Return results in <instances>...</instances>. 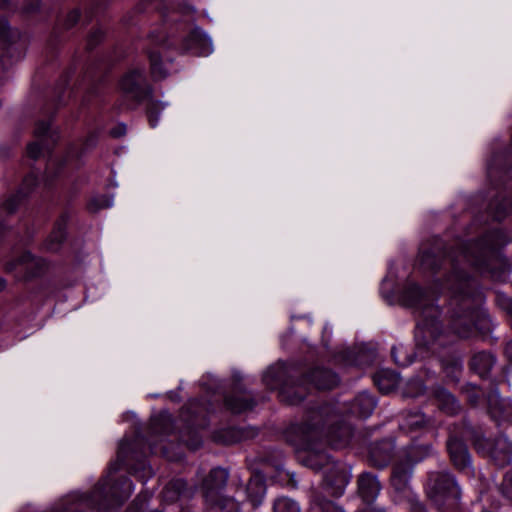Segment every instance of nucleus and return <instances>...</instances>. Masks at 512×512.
I'll return each mask as SVG.
<instances>
[{"mask_svg": "<svg viewBox=\"0 0 512 512\" xmlns=\"http://www.w3.org/2000/svg\"><path fill=\"white\" fill-rule=\"evenodd\" d=\"M499 245L491 235H487L481 240L461 245L443 260L444 265L449 264L450 272L438 289L441 293L447 291L450 294V326L461 338H469L476 331L485 330L489 322L487 315L479 309L481 293L464 267L489 269L491 257Z\"/></svg>", "mask_w": 512, "mask_h": 512, "instance_id": "1", "label": "nucleus"}, {"mask_svg": "<svg viewBox=\"0 0 512 512\" xmlns=\"http://www.w3.org/2000/svg\"><path fill=\"white\" fill-rule=\"evenodd\" d=\"M301 432L304 450L300 455L301 462L313 470H323L326 492L335 497L341 496L349 481L346 471L333 463L326 452L317 450L315 441L324 436L331 447L344 448L352 438V427L339 421L335 407L326 404L311 413L309 420L301 427Z\"/></svg>", "mask_w": 512, "mask_h": 512, "instance_id": "2", "label": "nucleus"}, {"mask_svg": "<svg viewBox=\"0 0 512 512\" xmlns=\"http://www.w3.org/2000/svg\"><path fill=\"white\" fill-rule=\"evenodd\" d=\"M401 303L413 308L419 313L418 323L415 329V345L417 354L425 358L429 355H438L451 340L440 329L437 320L440 312L434 306V298L430 297L418 285L407 283L400 295Z\"/></svg>", "mask_w": 512, "mask_h": 512, "instance_id": "3", "label": "nucleus"}, {"mask_svg": "<svg viewBox=\"0 0 512 512\" xmlns=\"http://www.w3.org/2000/svg\"><path fill=\"white\" fill-rule=\"evenodd\" d=\"M296 373L283 364L270 367L263 376V382L271 389H278L282 401L298 404L306 396L308 386L318 390H330L339 383L338 376L324 367L311 369L303 378L295 380Z\"/></svg>", "mask_w": 512, "mask_h": 512, "instance_id": "4", "label": "nucleus"}, {"mask_svg": "<svg viewBox=\"0 0 512 512\" xmlns=\"http://www.w3.org/2000/svg\"><path fill=\"white\" fill-rule=\"evenodd\" d=\"M132 481L123 477L111 485L108 479L100 481L90 496L71 495L62 499L52 512H82L85 508H106L118 505L133 492Z\"/></svg>", "mask_w": 512, "mask_h": 512, "instance_id": "5", "label": "nucleus"}, {"mask_svg": "<svg viewBox=\"0 0 512 512\" xmlns=\"http://www.w3.org/2000/svg\"><path fill=\"white\" fill-rule=\"evenodd\" d=\"M431 451L432 447L430 445L411 446L398 455L393 466L391 484L396 491L407 493L410 512H426L423 504L418 499L410 496L408 484L414 465L422 461Z\"/></svg>", "mask_w": 512, "mask_h": 512, "instance_id": "6", "label": "nucleus"}, {"mask_svg": "<svg viewBox=\"0 0 512 512\" xmlns=\"http://www.w3.org/2000/svg\"><path fill=\"white\" fill-rule=\"evenodd\" d=\"M427 493L439 509H455L461 498V490L454 476L449 472L429 474Z\"/></svg>", "mask_w": 512, "mask_h": 512, "instance_id": "7", "label": "nucleus"}, {"mask_svg": "<svg viewBox=\"0 0 512 512\" xmlns=\"http://www.w3.org/2000/svg\"><path fill=\"white\" fill-rule=\"evenodd\" d=\"M120 89L126 100L128 108H133L150 95V88L146 83L143 69L128 71L120 81Z\"/></svg>", "mask_w": 512, "mask_h": 512, "instance_id": "8", "label": "nucleus"}, {"mask_svg": "<svg viewBox=\"0 0 512 512\" xmlns=\"http://www.w3.org/2000/svg\"><path fill=\"white\" fill-rule=\"evenodd\" d=\"M474 446L479 453L489 456L499 467L512 462V443L504 436H499L495 440L477 437Z\"/></svg>", "mask_w": 512, "mask_h": 512, "instance_id": "9", "label": "nucleus"}, {"mask_svg": "<svg viewBox=\"0 0 512 512\" xmlns=\"http://www.w3.org/2000/svg\"><path fill=\"white\" fill-rule=\"evenodd\" d=\"M147 40V54L150 61L151 74L157 80L164 79L168 72L159 53L154 51V48L164 49L166 47V34L162 28H156L149 33Z\"/></svg>", "mask_w": 512, "mask_h": 512, "instance_id": "10", "label": "nucleus"}, {"mask_svg": "<svg viewBox=\"0 0 512 512\" xmlns=\"http://www.w3.org/2000/svg\"><path fill=\"white\" fill-rule=\"evenodd\" d=\"M43 259L34 257L29 252H24L17 259L7 264V270L14 272L19 279L27 280L39 276L45 269Z\"/></svg>", "mask_w": 512, "mask_h": 512, "instance_id": "11", "label": "nucleus"}, {"mask_svg": "<svg viewBox=\"0 0 512 512\" xmlns=\"http://www.w3.org/2000/svg\"><path fill=\"white\" fill-rule=\"evenodd\" d=\"M34 134L36 141L27 146V154L32 159H37L44 151H49L59 138L57 132L51 129L49 121H38Z\"/></svg>", "mask_w": 512, "mask_h": 512, "instance_id": "12", "label": "nucleus"}, {"mask_svg": "<svg viewBox=\"0 0 512 512\" xmlns=\"http://www.w3.org/2000/svg\"><path fill=\"white\" fill-rule=\"evenodd\" d=\"M183 52H191L199 56H208L213 51L211 39L198 27L186 33L179 45Z\"/></svg>", "mask_w": 512, "mask_h": 512, "instance_id": "13", "label": "nucleus"}, {"mask_svg": "<svg viewBox=\"0 0 512 512\" xmlns=\"http://www.w3.org/2000/svg\"><path fill=\"white\" fill-rule=\"evenodd\" d=\"M447 449L454 467L468 477H473L474 469L471 456L464 442L456 437H450L447 442Z\"/></svg>", "mask_w": 512, "mask_h": 512, "instance_id": "14", "label": "nucleus"}, {"mask_svg": "<svg viewBox=\"0 0 512 512\" xmlns=\"http://www.w3.org/2000/svg\"><path fill=\"white\" fill-rule=\"evenodd\" d=\"M488 413L497 425L512 422V400L502 398L497 390H492L486 398Z\"/></svg>", "mask_w": 512, "mask_h": 512, "instance_id": "15", "label": "nucleus"}, {"mask_svg": "<svg viewBox=\"0 0 512 512\" xmlns=\"http://www.w3.org/2000/svg\"><path fill=\"white\" fill-rule=\"evenodd\" d=\"M37 177L30 173L24 179L16 194H10L0 204V211L11 214L16 211L24 197H26L37 185Z\"/></svg>", "mask_w": 512, "mask_h": 512, "instance_id": "16", "label": "nucleus"}, {"mask_svg": "<svg viewBox=\"0 0 512 512\" xmlns=\"http://www.w3.org/2000/svg\"><path fill=\"white\" fill-rule=\"evenodd\" d=\"M266 494V486L261 476H253L244 488L237 490V497L242 501L247 499L254 507L260 505Z\"/></svg>", "mask_w": 512, "mask_h": 512, "instance_id": "17", "label": "nucleus"}, {"mask_svg": "<svg viewBox=\"0 0 512 512\" xmlns=\"http://www.w3.org/2000/svg\"><path fill=\"white\" fill-rule=\"evenodd\" d=\"M228 480V472L223 468H214L203 481V491L206 501L219 497V491L225 487Z\"/></svg>", "mask_w": 512, "mask_h": 512, "instance_id": "18", "label": "nucleus"}, {"mask_svg": "<svg viewBox=\"0 0 512 512\" xmlns=\"http://www.w3.org/2000/svg\"><path fill=\"white\" fill-rule=\"evenodd\" d=\"M194 492V487L188 486L183 479H175L164 487L162 499L168 504H173L179 500L190 499Z\"/></svg>", "mask_w": 512, "mask_h": 512, "instance_id": "19", "label": "nucleus"}, {"mask_svg": "<svg viewBox=\"0 0 512 512\" xmlns=\"http://www.w3.org/2000/svg\"><path fill=\"white\" fill-rule=\"evenodd\" d=\"M394 451V443L391 440H383L372 444L369 451V459L372 465L383 468L388 465Z\"/></svg>", "mask_w": 512, "mask_h": 512, "instance_id": "20", "label": "nucleus"}, {"mask_svg": "<svg viewBox=\"0 0 512 512\" xmlns=\"http://www.w3.org/2000/svg\"><path fill=\"white\" fill-rule=\"evenodd\" d=\"M380 490L381 485L376 476L369 473H364L360 476L358 480V491L363 501L366 503L373 502L379 495Z\"/></svg>", "mask_w": 512, "mask_h": 512, "instance_id": "21", "label": "nucleus"}, {"mask_svg": "<svg viewBox=\"0 0 512 512\" xmlns=\"http://www.w3.org/2000/svg\"><path fill=\"white\" fill-rule=\"evenodd\" d=\"M433 396L437 406L443 412L453 415L460 410V405L456 398L445 388L440 386L436 387L433 390Z\"/></svg>", "mask_w": 512, "mask_h": 512, "instance_id": "22", "label": "nucleus"}, {"mask_svg": "<svg viewBox=\"0 0 512 512\" xmlns=\"http://www.w3.org/2000/svg\"><path fill=\"white\" fill-rule=\"evenodd\" d=\"M67 217L61 216L46 239L44 247L47 251L56 252L60 248L66 236Z\"/></svg>", "mask_w": 512, "mask_h": 512, "instance_id": "23", "label": "nucleus"}, {"mask_svg": "<svg viewBox=\"0 0 512 512\" xmlns=\"http://www.w3.org/2000/svg\"><path fill=\"white\" fill-rule=\"evenodd\" d=\"M374 382L382 393H389L400 383L398 373L388 369H382L374 375Z\"/></svg>", "mask_w": 512, "mask_h": 512, "instance_id": "24", "label": "nucleus"}, {"mask_svg": "<svg viewBox=\"0 0 512 512\" xmlns=\"http://www.w3.org/2000/svg\"><path fill=\"white\" fill-rule=\"evenodd\" d=\"M376 406V401L372 395L367 392H362L357 395L352 406L351 412L359 417H369Z\"/></svg>", "mask_w": 512, "mask_h": 512, "instance_id": "25", "label": "nucleus"}, {"mask_svg": "<svg viewBox=\"0 0 512 512\" xmlns=\"http://www.w3.org/2000/svg\"><path fill=\"white\" fill-rule=\"evenodd\" d=\"M495 364V358L491 353L478 352L473 355L470 367L480 377L486 376Z\"/></svg>", "mask_w": 512, "mask_h": 512, "instance_id": "26", "label": "nucleus"}, {"mask_svg": "<svg viewBox=\"0 0 512 512\" xmlns=\"http://www.w3.org/2000/svg\"><path fill=\"white\" fill-rule=\"evenodd\" d=\"M254 405V400L246 395H230L225 398L226 408L234 414L251 410Z\"/></svg>", "mask_w": 512, "mask_h": 512, "instance_id": "27", "label": "nucleus"}, {"mask_svg": "<svg viewBox=\"0 0 512 512\" xmlns=\"http://www.w3.org/2000/svg\"><path fill=\"white\" fill-rule=\"evenodd\" d=\"M241 500L228 496H219L211 501H206L211 512H240Z\"/></svg>", "mask_w": 512, "mask_h": 512, "instance_id": "28", "label": "nucleus"}, {"mask_svg": "<svg viewBox=\"0 0 512 512\" xmlns=\"http://www.w3.org/2000/svg\"><path fill=\"white\" fill-rule=\"evenodd\" d=\"M427 423L428 420L423 413L419 411L410 412L405 416L401 428L414 431L423 428Z\"/></svg>", "mask_w": 512, "mask_h": 512, "instance_id": "29", "label": "nucleus"}, {"mask_svg": "<svg viewBox=\"0 0 512 512\" xmlns=\"http://www.w3.org/2000/svg\"><path fill=\"white\" fill-rule=\"evenodd\" d=\"M215 440L223 444H233L242 439L240 431L236 428H227L215 434Z\"/></svg>", "mask_w": 512, "mask_h": 512, "instance_id": "30", "label": "nucleus"}, {"mask_svg": "<svg viewBox=\"0 0 512 512\" xmlns=\"http://www.w3.org/2000/svg\"><path fill=\"white\" fill-rule=\"evenodd\" d=\"M274 512H300V507L296 501L288 497H279L273 505Z\"/></svg>", "mask_w": 512, "mask_h": 512, "instance_id": "31", "label": "nucleus"}, {"mask_svg": "<svg viewBox=\"0 0 512 512\" xmlns=\"http://www.w3.org/2000/svg\"><path fill=\"white\" fill-rule=\"evenodd\" d=\"M113 205V198L108 195H97L91 198L88 203V209L91 212H97L101 209L109 208Z\"/></svg>", "mask_w": 512, "mask_h": 512, "instance_id": "32", "label": "nucleus"}, {"mask_svg": "<svg viewBox=\"0 0 512 512\" xmlns=\"http://www.w3.org/2000/svg\"><path fill=\"white\" fill-rule=\"evenodd\" d=\"M314 512H345L340 506L326 499H315L312 502Z\"/></svg>", "mask_w": 512, "mask_h": 512, "instance_id": "33", "label": "nucleus"}, {"mask_svg": "<svg viewBox=\"0 0 512 512\" xmlns=\"http://www.w3.org/2000/svg\"><path fill=\"white\" fill-rule=\"evenodd\" d=\"M130 448V444L126 440H122L119 444L118 452H117V460L111 464L110 473L116 472L119 470L121 465H123L127 458V452Z\"/></svg>", "mask_w": 512, "mask_h": 512, "instance_id": "34", "label": "nucleus"}, {"mask_svg": "<svg viewBox=\"0 0 512 512\" xmlns=\"http://www.w3.org/2000/svg\"><path fill=\"white\" fill-rule=\"evenodd\" d=\"M463 393L466 395L467 400L473 406H477L483 396V392L475 385L467 384L463 387Z\"/></svg>", "mask_w": 512, "mask_h": 512, "instance_id": "35", "label": "nucleus"}, {"mask_svg": "<svg viewBox=\"0 0 512 512\" xmlns=\"http://www.w3.org/2000/svg\"><path fill=\"white\" fill-rule=\"evenodd\" d=\"M489 209L493 218L497 221L502 220L509 212L506 201L495 200L490 204Z\"/></svg>", "mask_w": 512, "mask_h": 512, "instance_id": "36", "label": "nucleus"}, {"mask_svg": "<svg viewBox=\"0 0 512 512\" xmlns=\"http://www.w3.org/2000/svg\"><path fill=\"white\" fill-rule=\"evenodd\" d=\"M439 259L431 251H421L420 254V265L425 269L434 270L440 265Z\"/></svg>", "mask_w": 512, "mask_h": 512, "instance_id": "37", "label": "nucleus"}, {"mask_svg": "<svg viewBox=\"0 0 512 512\" xmlns=\"http://www.w3.org/2000/svg\"><path fill=\"white\" fill-rule=\"evenodd\" d=\"M164 109V106L157 102H149L147 108V115L149 119V124L152 128L156 127L159 120V113Z\"/></svg>", "mask_w": 512, "mask_h": 512, "instance_id": "38", "label": "nucleus"}, {"mask_svg": "<svg viewBox=\"0 0 512 512\" xmlns=\"http://www.w3.org/2000/svg\"><path fill=\"white\" fill-rule=\"evenodd\" d=\"M443 367L448 376H450L453 380H457L462 371V364L459 360H453L449 364L443 363Z\"/></svg>", "mask_w": 512, "mask_h": 512, "instance_id": "39", "label": "nucleus"}, {"mask_svg": "<svg viewBox=\"0 0 512 512\" xmlns=\"http://www.w3.org/2000/svg\"><path fill=\"white\" fill-rule=\"evenodd\" d=\"M501 492L503 496L512 501V471L505 474L501 483Z\"/></svg>", "mask_w": 512, "mask_h": 512, "instance_id": "40", "label": "nucleus"}, {"mask_svg": "<svg viewBox=\"0 0 512 512\" xmlns=\"http://www.w3.org/2000/svg\"><path fill=\"white\" fill-rule=\"evenodd\" d=\"M62 166V163H58L56 160H49L47 171H46V178L45 181L47 185L50 184L51 179L50 176L53 174V176H56L60 173V167Z\"/></svg>", "mask_w": 512, "mask_h": 512, "instance_id": "41", "label": "nucleus"}, {"mask_svg": "<svg viewBox=\"0 0 512 512\" xmlns=\"http://www.w3.org/2000/svg\"><path fill=\"white\" fill-rule=\"evenodd\" d=\"M102 36H103V32L101 29H96L95 31H93L89 35V38H88L89 48H92L93 46H95L102 39Z\"/></svg>", "mask_w": 512, "mask_h": 512, "instance_id": "42", "label": "nucleus"}, {"mask_svg": "<svg viewBox=\"0 0 512 512\" xmlns=\"http://www.w3.org/2000/svg\"><path fill=\"white\" fill-rule=\"evenodd\" d=\"M79 18H80V12L78 10L71 11L67 15L65 26L67 28L72 27L73 25H75L78 22Z\"/></svg>", "mask_w": 512, "mask_h": 512, "instance_id": "43", "label": "nucleus"}, {"mask_svg": "<svg viewBox=\"0 0 512 512\" xmlns=\"http://www.w3.org/2000/svg\"><path fill=\"white\" fill-rule=\"evenodd\" d=\"M400 348H397V347H393L391 349V355H392V358L394 360V362L398 365H401V366H405V365H408L412 362V360H405V359H400V357L398 356V353L400 352Z\"/></svg>", "mask_w": 512, "mask_h": 512, "instance_id": "44", "label": "nucleus"}, {"mask_svg": "<svg viewBox=\"0 0 512 512\" xmlns=\"http://www.w3.org/2000/svg\"><path fill=\"white\" fill-rule=\"evenodd\" d=\"M9 35V27L6 20H0V39L7 40Z\"/></svg>", "mask_w": 512, "mask_h": 512, "instance_id": "45", "label": "nucleus"}, {"mask_svg": "<svg viewBox=\"0 0 512 512\" xmlns=\"http://www.w3.org/2000/svg\"><path fill=\"white\" fill-rule=\"evenodd\" d=\"M126 127L124 125H119L118 127L111 130V135L113 137H121L125 134Z\"/></svg>", "mask_w": 512, "mask_h": 512, "instance_id": "46", "label": "nucleus"}, {"mask_svg": "<svg viewBox=\"0 0 512 512\" xmlns=\"http://www.w3.org/2000/svg\"><path fill=\"white\" fill-rule=\"evenodd\" d=\"M96 143V136L94 135H90L87 139H86V142L84 144L85 148L86 149H89L91 147H93Z\"/></svg>", "mask_w": 512, "mask_h": 512, "instance_id": "47", "label": "nucleus"}, {"mask_svg": "<svg viewBox=\"0 0 512 512\" xmlns=\"http://www.w3.org/2000/svg\"><path fill=\"white\" fill-rule=\"evenodd\" d=\"M505 354L507 358L512 362V340L507 343L505 347Z\"/></svg>", "mask_w": 512, "mask_h": 512, "instance_id": "48", "label": "nucleus"}, {"mask_svg": "<svg viewBox=\"0 0 512 512\" xmlns=\"http://www.w3.org/2000/svg\"><path fill=\"white\" fill-rule=\"evenodd\" d=\"M14 0H0L1 9H9Z\"/></svg>", "mask_w": 512, "mask_h": 512, "instance_id": "49", "label": "nucleus"}, {"mask_svg": "<svg viewBox=\"0 0 512 512\" xmlns=\"http://www.w3.org/2000/svg\"><path fill=\"white\" fill-rule=\"evenodd\" d=\"M410 386H411V387L415 386V387H417L420 391H423V389H424L422 382H421V381H418V380H417V381H414V382H411V383H410Z\"/></svg>", "mask_w": 512, "mask_h": 512, "instance_id": "50", "label": "nucleus"}, {"mask_svg": "<svg viewBox=\"0 0 512 512\" xmlns=\"http://www.w3.org/2000/svg\"><path fill=\"white\" fill-rule=\"evenodd\" d=\"M365 512H386V511L380 507H370Z\"/></svg>", "mask_w": 512, "mask_h": 512, "instance_id": "51", "label": "nucleus"}, {"mask_svg": "<svg viewBox=\"0 0 512 512\" xmlns=\"http://www.w3.org/2000/svg\"><path fill=\"white\" fill-rule=\"evenodd\" d=\"M74 154H75V153H74V151H71V150H70V151L67 153V156L65 157V160H64V161H65V162H69V161L71 160V158H72V157H74Z\"/></svg>", "mask_w": 512, "mask_h": 512, "instance_id": "52", "label": "nucleus"}, {"mask_svg": "<svg viewBox=\"0 0 512 512\" xmlns=\"http://www.w3.org/2000/svg\"><path fill=\"white\" fill-rule=\"evenodd\" d=\"M159 418H161L162 420H169L170 419V416L168 413H162Z\"/></svg>", "mask_w": 512, "mask_h": 512, "instance_id": "53", "label": "nucleus"}, {"mask_svg": "<svg viewBox=\"0 0 512 512\" xmlns=\"http://www.w3.org/2000/svg\"><path fill=\"white\" fill-rule=\"evenodd\" d=\"M509 272H510V269H509V268H507V269H503V271H502V275H503V277H506V276L509 274Z\"/></svg>", "mask_w": 512, "mask_h": 512, "instance_id": "54", "label": "nucleus"}, {"mask_svg": "<svg viewBox=\"0 0 512 512\" xmlns=\"http://www.w3.org/2000/svg\"><path fill=\"white\" fill-rule=\"evenodd\" d=\"M4 285H5L4 280L0 279V291L3 289Z\"/></svg>", "mask_w": 512, "mask_h": 512, "instance_id": "55", "label": "nucleus"}, {"mask_svg": "<svg viewBox=\"0 0 512 512\" xmlns=\"http://www.w3.org/2000/svg\"><path fill=\"white\" fill-rule=\"evenodd\" d=\"M36 8H37V5H36V6H31V7H28V8H27V11H32V10H34V9H36Z\"/></svg>", "mask_w": 512, "mask_h": 512, "instance_id": "56", "label": "nucleus"}, {"mask_svg": "<svg viewBox=\"0 0 512 512\" xmlns=\"http://www.w3.org/2000/svg\"><path fill=\"white\" fill-rule=\"evenodd\" d=\"M488 173H489V175L492 174V168L491 167L488 168Z\"/></svg>", "mask_w": 512, "mask_h": 512, "instance_id": "57", "label": "nucleus"}, {"mask_svg": "<svg viewBox=\"0 0 512 512\" xmlns=\"http://www.w3.org/2000/svg\"><path fill=\"white\" fill-rule=\"evenodd\" d=\"M0 229H2V224L0 223Z\"/></svg>", "mask_w": 512, "mask_h": 512, "instance_id": "58", "label": "nucleus"}]
</instances>
